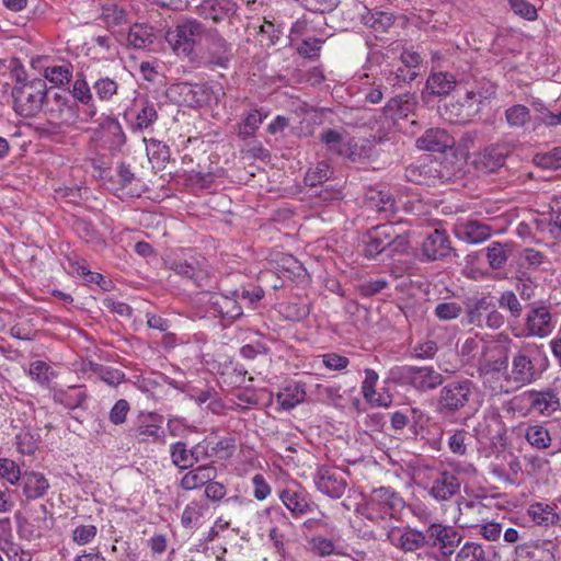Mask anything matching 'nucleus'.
<instances>
[{"mask_svg": "<svg viewBox=\"0 0 561 561\" xmlns=\"http://www.w3.org/2000/svg\"><path fill=\"white\" fill-rule=\"evenodd\" d=\"M151 28L141 24H135L130 27L127 41L134 48H145L153 43Z\"/></svg>", "mask_w": 561, "mask_h": 561, "instance_id": "nucleus-41", "label": "nucleus"}, {"mask_svg": "<svg viewBox=\"0 0 561 561\" xmlns=\"http://www.w3.org/2000/svg\"><path fill=\"white\" fill-rule=\"evenodd\" d=\"M535 163L543 169L559 170L561 169V147L553 149L551 152L537 154L534 158Z\"/></svg>", "mask_w": 561, "mask_h": 561, "instance_id": "nucleus-58", "label": "nucleus"}, {"mask_svg": "<svg viewBox=\"0 0 561 561\" xmlns=\"http://www.w3.org/2000/svg\"><path fill=\"white\" fill-rule=\"evenodd\" d=\"M549 367L543 345L523 344L514 354L506 381L517 386H527L540 379Z\"/></svg>", "mask_w": 561, "mask_h": 561, "instance_id": "nucleus-1", "label": "nucleus"}, {"mask_svg": "<svg viewBox=\"0 0 561 561\" xmlns=\"http://www.w3.org/2000/svg\"><path fill=\"white\" fill-rule=\"evenodd\" d=\"M489 266L492 270L503 268L512 254V243L492 242L484 250Z\"/></svg>", "mask_w": 561, "mask_h": 561, "instance_id": "nucleus-32", "label": "nucleus"}, {"mask_svg": "<svg viewBox=\"0 0 561 561\" xmlns=\"http://www.w3.org/2000/svg\"><path fill=\"white\" fill-rule=\"evenodd\" d=\"M93 89L100 100L108 101L117 93L118 84L113 79L104 77L93 83Z\"/></svg>", "mask_w": 561, "mask_h": 561, "instance_id": "nucleus-54", "label": "nucleus"}, {"mask_svg": "<svg viewBox=\"0 0 561 561\" xmlns=\"http://www.w3.org/2000/svg\"><path fill=\"white\" fill-rule=\"evenodd\" d=\"M147 154L150 160L157 161V163L169 162L171 157L170 147L162 141L150 139L147 145Z\"/></svg>", "mask_w": 561, "mask_h": 561, "instance_id": "nucleus-50", "label": "nucleus"}, {"mask_svg": "<svg viewBox=\"0 0 561 561\" xmlns=\"http://www.w3.org/2000/svg\"><path fill=\"white\" fill-rule=\"evenodd\" d=\"M460 488L458 478L449 471H443L434 480L430 494L436 500L446 501L454 496Z\"/></svg>", "mask_w": 561, "mask_h": 561, "instance_id": "nucleus-25", "label": "nucleus"}, {"mask_svg": "<svg viewBox=\"0 0 561 561\" xmlns=\"http://www.w3.org/2000/svg\"><path fill=\"white\" fill-rule=\"evenodd\" d=\"M499 307L502 309H507L511 316L514 318H519L523 310L517 296L511 290L502 293L501 297L499 298Z\"/></svg>", "mask_w": 561, "mask_h": 561, "instance_id": "nucleus-62", "label": "nucleus"}, {"mask_svg": "<svg viewBox=\"0 0 561 561\" xmlns=\"http://www.w3.org/2000/svg\"><path fill=\"white\" fill-rule=\"evenodd\" d=\"M524 437L531 447L538 450L549 448L552 442L549 430L541 424L528 425Z\"/></svg>", "mask_w": 561, "mask_h": 561, "instance_id": "nucleus-34", "label": "nucleus"}, {"mask_svg": "<svg viewBox=\"0 0 561 561\" xmlns=\"http://www.w3.org/2000/svg\"><path fill=\"white\" fill-rule=\"evenodd\" d=\"M512 150L513 147L508 142L489 145L476 156L473 164L481 172H495L505 164V160Z\"/></svg>", "mask_w": 561, "mask_h": 561, "instance_id": "nucleus-10", "label": "nucleus"}, {"mask_svg": "<svg viewBox=\"0 0 561 561\" xmlns=\"http://www.w3.org/2000/svg\"><path fill=\"white\" fill-rule=\"evenodd\" d=\"M421 416L422 413L416 409H409L407 412L397 411L391 415V426L397 431L403 430L411 422L415 426Z\"/></svg>", "mask_w": 561, "mask_h": 561, "instance_id": "nucleus-52", "label": "nucleus"}, {"mask_svg": "<svg viewBox=\"0 0 561 561\" xmlns=\"http://www.w3.org/2000/svg\"><path fill=\"white\" fill-rule=\"evenodd\" d=\"M49 90L42 78H21L16 76V82L11 90L12 108L16 115L31 118L36 116L48 102Z\"/></svg>", "mask_w": 561, "mask_h": 561, "instance_id": "nucleus-2", "label": "nucleus"}, {"mask_svg": "<svg viewBox=\"0 0 561 561\" xmlns=\"http://www.w3.org/2000/svg\"><path fill=\"white\" fill-rule=\"evenodd\" d=\"M194 450H190L185 442H176L170 446L172 463L180 470H186L194 466Z\"/></svg>", "mask_w": 561, "mask_h": 561, "instance_id": "nucleus-35", "label": "nucleus"}, {"mask_svg": "<svg viewBox=\"0 0 561 561\" xmlns=\"http://www.w3.org/2000/svg\"><path fill=\"white\" fill-rule=\"evenodd\" d=\"M237 3L232 0H204L197 7V13L204 19L220 23L226 18L236 14Z\"/></svg>", "mask_w": 561, "mask_h": 561, "instance_id": "nucleus-21", "label": "nucleus"}, {"mask_svg": "<svg viewBox=\"0 0 561 561\" xmlns=\"http://www.w3.org/2000/svg\"><path fill=\"white\" fill-rule=\"evenodd\" d=\"M319 140L325 146L328 151L343 157L346 142L343 141V136L340 131L331 128L324 129L320 134Z\"/></svg>", "mask_w": 561, "mask_h": 561, "instance_id": "nucleus-42", "label": "nucleus"}, {"mask_svg": "<svg viewBox=\"0 0 561 561\" xmlns=\"http://www.w3.org/2000/svg\"><path fill=\"white\" fill-rule=\"evenodd\" d=\"M204 32V26L196 20L186 21L183 24L178 25L176 27V43L181 42L185 44L194 43L195 37L201 36Z\"/></svg>", "mask_w": 561, "mask_h": 561, "instance_id": "nucleus-43", "label": "nucleus"}, {"mask_svg": "<svg viewBox=\"0 0 561 561\" xmlns=\"http://www.w3.org/2000/svg\"><path fill=\"white\" fill-rule=\"evenodd\" d=\"M462 308L457 302H440L435 307L434 313L439 320H451L460 316Z\"/></svg>", "mask_w": 561, "mask_h": 561, "instance_id": "nucleus-64", "label": "nucleus"}, {"mask_svg": "<svg viewBox=\"0 0 561 561\" xmlns=\"http://www.w3.org/2000/svg\"><path fill=\"white\" fill-rule=\"evenodd\" d=\"M375 156V145L371 140L362 139H350L346 142L343 157L352 163H365Z\"/></svg>", "mask_w": 561, "mask_h": 561, "instance_id": "nucleus-26", "label": "nucleus"}, {"mask_svg": "<svg viewBox=\"0 0 561 561\" xmlns=\"http://www.w3.org/2000/svg\"><path fill=\"white\" fill-rule=\"evenodd\" d=\"M472 388L470 379L453 380L445 385L439 391L437 412L444 417L454 416L469 403Z\"/></svg>", "mask_w": 561, "mask_h": 561, "instance_id": "nucleus-4", "label": "nucleus"}, {"mask_svg": "<svg viewBox=\"0 0 561 561\" xmlns=\"http://www.w3.org/2000/svg\"><path fill=\"white\" fill-rule=\"evenodd\" d=\"M100 128L110 137L111 148L119 149L126 142V136L119 122L111 116L102 119Z\"/></svg>", "mask_w": 561, "mask_h": 561, "instance_id": "nucleus-37", "label": "nucleus"}, {"mask_svg": "<svg viewBox=\"0 0 561 561\" xmlns=\"http://www.w3.org/2000/svg\"><path fill=\"white\" fill-rule=\"evenodd\" d=\"M405 507L403 497L391 486H379L371 490L366 500L369 514L380 518H399Z\"/></svg>", "mask_w": 561, "mask_h": 561, "instance_id": "nucleus-5", "label": "nucleus"}, {"mask_svg": "<svg viewBox=\"0 0 561 561\" xmlns=\"http://www.w3.org/2000/svg\"><path fill=\"white\" fill-rule=\"evenodd\" d=\"M72 78V66L70 64L48 66L44 69V80L55 85L68 83Z\"/></svg>", "mask_w": 561, "mask_h": 561, "instance_id": "nucleus-40", "label": "nucleus"}, {"mask_svg": "<svg viewBox=\"0 0 561 561\" xmlns=\"http://www.w3.org/2000/svg\"><path fill=\"white\" fill-rule=\"evenodd\" d=\"M170 268L178 275L191 279L196 287H206L210 282L208 273L197 267L194 262L175 260L171 263Z\"/></svg>", "mask_w": 561, "mask_h": 561, "instance_id": "nucleus-28", "label": "nucleus"}, {"mask_svg": "<svg viewBox=\"0 0 561 561\" xmlns=\"http://www.w3.org/2000/svg\"><path fill=\"white\" fill-rule=\"evenodd\" d=\"M391 233H393V222L378 225L369 229L364 237L365 255L376 257L389 250Z\"/></svg>", "mask_w": 561, "mask_h": 561, "instance_id": "nucleus-16", "label": "nucleus"}, {"mask_svg": "<svg viewBox=\"0 0 561 561\" xmlns=\"http://www.w3.org/2000/svg\"><path fill=\"white\" fill-rule=\"evenodd\" d=\"M391 377L396 383L420 392L434 390L444 382V376L432 366H397L391 369Z\"/></svg>", "mask_w": 561, "mask_h": 561, "instance_id": "nucleus-3", "label": "nucleus"}, {"mask_svg": "<svg viewBox=\"0 0 561 561\" xmlns=\"http://www.w3.org/2000/svg\"><path fill=\"white\" fill-rule=\"evenodd\" d=\"M505 121L511 128L524 129L531 121L530 111L526 105L514 104L506 108Z\"/></svg>", "mask_w": 561, "mask_h": 561, "instance_id": "nucleus-36", "label": "nucleus"}, {"mask_svg": "<svg viewBox=\"0 0 561 561\" xmlns=\"http://www.w3.org/2000/svg\"><path fill=\"white\" fill-rule=\"evenodd\" d=\"M389 254H407L410 249L409 234L397 231V225L393 224V233L390 237Z\"/></svg>", "mask_w": 561, "mask_h": 561, "instance_id": "nucleus-55", "label": "nucleus"}, {"mask_svg": "<svg viewBox=\"0 0 561 561\" xmlns=\"http://www.w3.org/2000/svg\"><path fill=\"white\" fill-rule=\"evenodd\" d=\"M134 436L138 438L140 443L147 442V437H152L154 442L160 444L165 443L164 432L161 431V427L156 424H140L135 430Z\"/></svg>", "mask_w": 561, "mask_h": 561, "instance_id": "nucleus-49", "label": "nucleus"}, {"mask_svg": "<svg viewBox=\"0 0 561 561\" xmlns=\"http://www.w3.org/2000/svg\"><path fill=\"white\" fill-rule=\"evenodd\" d=\"M390 543L397 549L408 553L425 548L423 531L405 526L392 528L388 534Z\"/></svg>", "mask_w": 561, "mask_h": 561, "instance_id": "nucleus-12", "label": "nucleus"}, {"mask_svg": "<svg viewBox=\"0 0 561 561\" xmlns=\"http://www.w3.org/2000/svg\"><path fill=\"white\" fill-rule=\"evenodd\" d=\"M306 392L304 389H300L298 386H295L294 389L287 387L284 392L277 394V401L280 407L285 410H291L301 401H304Z\"/></svg>", "mask_w": 561, "mask_h": 561, "instance_id": "nucleus-46", "label": "nucleus"}, {"mask_svg": "<svg viewBox=\"0 0 561 561\" xmlns=\"http://www.w3.org/2000/svg\"><path fill=\"white\" fill-rule=\"evenodd\" d=\"M456 88V79L448 72H433L428 76L421 96L424 103L433 102L435 96H447Z\"/></svg>", "mask_w": 561, "mask_h": 561, "instance_id": "nucleus-17", "label": "nucleus"}, {"mask_svg": "<svg viewBox=\"0 0 561 561\" xmlns=\"http://www.w3.org/2000/svg\"><path fill=\"white\" fill-rule=\"evenodd\" d=\"M525 329L528 336L545 337L553 330L552 316L545 306L531 307L527 313Z\"/></svg>", "mask_w": 561, "mask_h": 561, "instance_id": "nucleus-18", "label": "nucleus"}, {"mask_svg": "<svg viewBox=\"0 0 561 561\" xmlns=\"http://www.w3.org/2000/svg\"><path fill=\"white\" fill-rule=\"evenodd\" d=\"M333 170L328 161H319L314 167L310 168L305 175V184L308 186H317L323 184L331 179Z\"/></svg>", "mask_w": 561, "mask_h": 561, "instance_id": "nucleus-39", "label": "nucleus"}, {"mask_svg": "<svg viewBox=\"0 0 561 561\" xmlns=\"http://www.w3.org/2000/svg\"><path fill=\"white\" fill-rule=\"evenodd\" d=\"M216 476L217 470L214 466L202 465L185 473L180 481V485L187 491L194 490L203 485L206 486Z\"/></svg>", "mask_w": 561, "mask_h": 561, "instance_id": "nucleus-27", "label": "nucleus"}, {"mask_svg": "<svg viewBox=\"0 0 561 561\" xmlns=\"http://www.w3.org/2000/svg\"><path fill=\"white\" fill-rule=\"evenodd\" d=\"M491 297H482L473 302L471 308L468 310L467 318L471 324H480L482 317L488 314L489 310L493 308Z\"/></svg>", "mask_w": 561, "mask_h": 561, "instance_id": "nucleus-47", "label": "nucleus"}, {"mask_svg": "<svg viewBox=\"0 0 561 561\" xmlns=\"http://www.w3.org/2000/svg\"><path fill=\"white\" fill-rule=\"evenodd\" d=\"M54 104L48 108L51 118L57 119L60 125L70 126L81 118L77 114L78 105L67 91L55 92Z\"/></svg>", "mask_w": 561, "mask_h": 561, "instance_id": "nucleus-15", "label": "nucleus"}, {"mask_svg": "<svg viewBox=\"0 0 561 561\" xmlns=\"http://www.w3.org/2000/svg\"><path fill=\"white\" fill-rule=\"evenodd\" d=\"M0 478L11 484H16L22 479L20 467L9 458H0Z\"/></svg>", "mask_w": 561, "mask_h": 561, "instance_id": "nucleus-60", "label": "nucleus"}, {"mask_svg": "<svg viewBox=\"0 0 561 561\" xmlns=\"http://www.w3.org/2000/svg\"><path fill=\"white\" fill-rule=\"evenodd\" d=\"M477 371L479 378L483 381L494 379L497 375H502L506 380V376L508 373V356L505 354L502 357L490 359V358H480L478 360Z\"/></svg>", "mask_w": 561, "mask_h": 561, "instance_id": "nucleus-29", "label": "nucleus"}, {"mask_svg": "<svg viewBox=\"0 0 561 561\" xmlns=\"http://www.w3.org/2000/svg\"><path fill=\"white\" fill-rule=\"evenodd\" d=\"M32 517L34 524L44 533L49 531L54 526V517L43 504L32 510Z\"/></svg>", "mask_w": 561, "mask_h": 561, "instance_id": "nucleus-59", "label": "nucleus"}, {"mask_svg": "<svg viewBox=\"0 0 561 561\" xmlns=\"http://www.w3.org/2000/svg\"><path fill=\"white\" fill-rule=\"evenodd\" d=\"M92 370L107 385L116 386L124 379V374L118 369H113L99 364H91Z\"/></svg>", "mask_w": 561, "mask_h": 561, "instance_id": "nucleus-57", "label": "nucleus"}, {"mask_svg": "<svg viewBox=\"0 0 561 561\" xmlns=\"http://www.w3.org/2000/svg\"><path fill=\"white\" fill-rule=\"evenodd\" d=\"M529 516L540 526L553 525L559 520V515L547 504L535 503L528 510Z\"/></svg>", "mask_w": 561, "mask_h": 561, "instance_id": "nucleus-38", "label": "nucleus"}, {"mask_svg": "<svg viewBox=\"0 0 561 561\" xmlns=\"http://www.w3.org/2000/svg\"><path fill=\"white\" fill-rule=\"evenodd\" d=\"M208 310L222 321L231 323L243 314V306L238 300L239 289L224 293L206 291Z\"/></svg>", "mask_w": 561, "mask_h": 561, "instance_id": "nucleus-6", "label": "nucleus"}, {"mask_svg": "<svg viewBox=\"0 0 561 561\" xmlns=\"http://www.w3.org/2000/svg\"><path fill=\"white\" fill-rule=\"evenodd\" d=\"M14 517L18 524V534L20 538L34 540L44 536L45 533L41 530L34 523H31L20 512H16Z\"/></svg>", "mask_w": 561, "mask_h": 561, "instance_id": "nucleus-45", "label": "nucleus"}, {"mask_svg": "<svg viewBox=\"0 0 561 561\" xmlns=\"http://www.w3.org/2000/svg\"><path fill=\"white\" fill-rule=\"evenodd\" d=\"M82 75H80L73 85L72 90L67 91L71 99L77 103L80 102L81 104L85 105L87 108L83 111V116L80 118L81 122H88L92 119L96 114V107L93 103V96L90 90V87L85 79L81 78Z\"/></svg>", "mask_w": 561, "mask_h": 561, "instance_id": "nucleus-24", "label": "nucleus"}, {"mask_svg": "<svg viewBox=\"0 0 561 561\" xmlns=\"http://www.w3.org/2000/svg\"><path fill=\"white\" fill-rule=\"evenodd\" d=\"M485 553L481 545L467 542L458 552L456 561H484Z\"/></svg>", "mask_w": 561, "mask_h": 561, "instance_id": "nucleus-56", "label": "nucleus"}, {"mask_svg": "<svg viewBox=\"0 0 561 561\" xmlns=\"http://www.w3.org/2000/svg\"><path fill=\"white\" fill-rule=\"evenodd\" d=\"M279 500L291 513L294 518H300L318 508L311 495L300 484L288 486L279 492Z\"/></svg>", "mask_w": 561, "mask_h": 561, "instance_id": "nucleus-11", "label": "nucleus"}, {"mask_svg": "<svg viewBox=\"0 0 561 561\" xmlns=\"http://www.w3.org/2000/svg\"><path fill=\"white\" fill-rule=\"evenodd\" d=\"M348 12L356 13V16H352V21H359L362 24L370 27L376 37H379V34L388 33L389 30L393 26L396 18L390 12L383 11H370L362 1L354 0L352 2V8Z\"/></svg>", "mask_w": 561, "mask_h": 561, "instance_id": "nucleus-7", "label": "nucleus"}, {"mask_svg": "<svg viewBox=\"0 0 561 561\" xmlns=\"http://www.w3.org/2000/svg\"><path fill=\"white\" fill-rule=\"evenodd\" d=\"M158 118V113L152 103L146 101L141 107V110L137 113L136 116V127L139 129H144L153 124Z\"/></svg>", "mask_w": 561, "mask_h": 561, "instance_id": "nucleus-61", "label": "nucleus"}, {"mask_svg": "<svg viewBox=\"0 0 561 561\" xmlns=\"http://www.w3.org/2000/svg\"><path fill=\"white\" fill-rule=\"evenodd\" d=\"M422 261L434 262L448 256H458L444 230L435 229L422 242Z\"/></svg>", "mask_w": 561, "mask_h": 561, "instance_id": "nucleus-9", "label": "nucleus"}, {"mask_svg": "<svg viewBox=\"0 0 561 561\" xmlns=\"http://www.w3.org/2000/svg\"><path fill=\"white\" fill-rule=\"evenodd\" d=\"M417 104L415 94L404 93L391 98L383 107V112L392 119L407 118L410 114H414Z\"/></svg>", "mask_w": 561, "mask_h": 561, "instance_id": "nucleus-23", "label": "nucleus"}, {"mask_svg": "<svg viewBox=\"0 0 561 561\" xmlns=\"http://www.w3.org/2000/svg\"><path fill=\"white\" fill-rule=\"evenodd\" d=\"M171 91L181 96V102L190 107L208 105L205 84L180 82L171 88Z\"/></svg>", "mask_w": 561, "mask_h": 561, "instance_id": "nucleus-22", "label": "nucleus"}, {"mask_svg": "<svg viewBox=\"0 0 561 561\" xmlns=\"http://www.w3.org/2000/svg\"><path fill=\"white\" fill-rule=\"evenodd\" d=\"M447 529L448 528L442 524L430 523L426 530L423 531V536L426 540L425 547L439 548L440 543L444 542V537H446Z\"/></svg>", "mask_w": 561, "mask_h": 561, "instance_id": "nucleus-53", "label": "nucleus"}, {"mask_svg": "<svg viewBox=\"0 0 561 561\" xmlns=\"http://www.w3.org/2000/svg\"><path fill=\"white\" fill-rule=\"evenodd\" d=\"M232 57L231 45L218 32L210 33L207 36L206 50L203 57L205 67L228 69Z\"/></svg>", "mask_w": 561, "mask_h": 561, "instance_id": "nucleus-8", "label": "nucleus"}, {"mask_svg": "<svg viewBox=\"0 0 561 561\" xmlns=\"http://www.w3.org/2000/svg\"><path fill=\"white\" fill-rule=\"evenodd\" d=\"M530 408L543 415H550L560 408L559 393L554 388L547 387L542 390H529L526 392Z\"/></svg>", "mask_w": 561, "mask_h": 561, "instance_id": "nucleus-20", "label": "nucleus"}, {"mask_svg": "<svg viewBox=\"0 0 561 561\" xmlns=\"http://www.w3.org/2000/svg\"><path fill=\"white\" fill-rule=\"evenodd\" d=\"M314 483L318 491L332 499L342 497L347 488V482L340 472L324 466L318 469Z\"/></svg>", "mask_w": 561, "mask_h": 561, "instance_id": "nucleus-14", "label": "nucleus"}, {"mask_svg": "<svg viewBox=\"0 0 561 561\" xmlns=\"http://www.w3.org/2000/svg\"><path fill=\"white\" fill-rule=\"evenodd\" d=\"M22 482L23 493L28 500L43 496L49 488L47 479L39 472H25L22 476Z\"/></svg>", "mask_w": 561, "mask_h": 561, "instance_id": "nucleus-31", "label": "nucleus"}, {"mask_svg": "<svg viewBox=\"0 0 561 561\" xmlns=\"http://www.w3.org/2000/svg\"><path fill=\"white\" fill-rule=\"evenodd\" d=\"M440 167V163L436 160L413 163L405 168L404 178L407 181L417 185H434L436 180L444 178Z\"/></svg>", "mask_w": 561, "mask_h": 561, "instance_id": "nucleus-13", "label": "nucleus"}, {"mask_svg": "<svg viewBox=\"0 0 561 561\" xmlns=\"http://www.w3.org/2000/svg\"><path fill=\"white\" fill-rule=\"evenodd\" d=\"M322 43H323V41L320 38H313V37L305 38L297 47V51L300 56H302L305 58H309V59L316 58L319 56V51L321 49Z\"/></svg>", "mask_w": 561, "mask_h": 561, "instance_id": "nucleus-63", "label": "nucleus"}, {"mask_svg": "<svg viewBox=\"0 0 561 561\" xmlns=\"http://www.w3.org/2000/svg\"><path fill=\"white\" fill-rule=\"evenodd\" d=\"M87 399L88 394L83 386H71L54 392V401L69 410L83 408Z\"/></svg>", "mask_w": 561, "mask_h": 561, "instance_id": "nucleus-30", "label": "nucleus"}, {"mask_svg": "<svg viewBox=\"0 0 561 561\" xmlns=\"http://www.w3.org/2000/svg\"><path fill=\"white\" fill-rule=\"evenodd\" d=\"M460 236L469 243H480L491 237V227L478 220H468L462 226Z\"/></svg>", "mask_w": 561, "mask_h": 561, "instance_id": "nucleus-33", "label": "nucleus"}, {"mask_svg": "<svg viewBox=\"0 0 561 561\" xmlns=\"http://www.w3.org/2000/svg\"><path fill=\"white\" fill-rule=\"evenodd\" d=\"M496 93V84L489 80H481L477 83L476 89L466 93V101L478 100L482 103L484 100L493 98Z\"/></svg>", "mask_w": 561, "mask_h": 561, "instance_id": "nucleus-48", "label": "nucleus"}, {"mask_svg": "<svg viewBox=\"0 0 561 561\" xmlns=\"http://www.w3.org/2000/svg\"><path fill=\"white\" fill-rule=\"evenodd\" d=\"M234 450L236 439L233 437H222L214 446H211L210 449L208 448L207 444L204 451V456H217L219 459L226 460L233 455Z\"/></svg>", "mask_w": 561, "mask_h": 561, "instance_id": "nucleus-44", "label": "nucleus"}, {"mask_svg": "<svg viewBox=\"0 0 561 561\" xmlns=\"http://www.w3.org/2000/svg\"><path fill=\"white\" fill-rule=\"evenodd\" d=\"M368 201L379 211H393L396 209V201L389 192L370 191Z\"/></svg>", "mask_w": 561, "mask_h": 561, "instance_id": "nucleus-51", "label": "nucleus"}, {"mask_svg": "<svg viewBox=\"0 0 561 561\" xmlns=\"http://www.w3.org/2000/svg\"><path fill=\"white\" fill-rule=\"evenodd\" d=\"M456 141L446 129L430 128L421 137L416 139V147L421 150L433 152H445L451 149Z\"/></svg>", "mask_w": 561, "mask_h": 561, "instance_id": "nucleus-19", "label": "nucleus"}]
</instances>
